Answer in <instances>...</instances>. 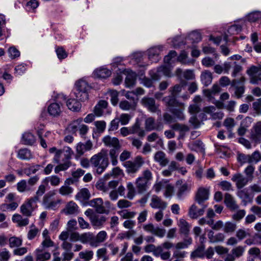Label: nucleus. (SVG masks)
<instances>
[{
    "instance_id": "f257e3e1",
    "label": "nucleus",
    "mask_w": 261,
    "mask_h": 261,
    "mask_svg": "<svg viewBox=\"0 0 261 261\" xmlns=\"http://www.w3.org/2000/svg\"><path fill=\"white\" fill-rule=\"evenodd\" d=\"M174 244L169 241H165L161 245L155 246L150 244L144 247V251L146 253L152 252L155 257L160 256L163 260L168 259L171 255L169 251L163 252V249L169 250L174 247Z\"/></svg>"
},
{
    "instance_id": "f03ea898",
    "label": "nucleus",
    "mask_w": 261,
    "mask_h": 261,
    "mask_svg": "<svg viewBox=\"0 0 261 261\" xmlns=\"http://www.w3.org/2000/svg\"><path fill=\"white\" fill-rule=\"evenodd\" d=\"M90 164L98 174H101L109 164L107 157V150L102 149L100 152L94 154L90 159Z\"/></svg>"
},
{
    "instance_id": "7ed1b4c3",
    "label": "nucleus",
    "mask_w": 261,
    "mask_h": 261,
    "mask_svg": "<svg viewBox=\"0 0 261 261\" xmlns=\"http://www.w3.org/2000/svg\"><path fill=\"white\" fill-rule=\"evenodd\" d=\"M44 189L40 187L37 190L35 195L30 198L28 201L20 206L21 213L24 216L30 217L32 215L35 208L37 206V202L40 201V197L43 195Z\"/></svg>"
},
{
    "instance_id": "20e7f679",
    "label": "nucleus",
    "mask_w": 261,
    "mask_h": 261,
    "mask_svg": "<svg viewBox=\"0 0 261 261\" xmlns=\"http://www.w3.org/2000/svg\"><path fill=\"white\" fill-rule=\"evenodd\" d=\"M76 83L74 89V95L77 99L84 101L88 98V90L95 88L93 85L97 83Z\"/></svg>"
},
{
    "instance_id": "39448f33",
    "label": "nucleus",
    "mask_w": 261,
    "mask_h": 261,
    "mask_svg": "<svg viewBox=\"0 0 261 261\" xmlns=\"http://www.w3.org/2000/svg\"><path fill=\"white\" fill-rule=\"evenodd\" d=\"M55 194V191H50L43 196L42 205L45 209L55 211L59 207L61 200H53L52 199Z\"/></svg>"
},
{
    "instance_id": "423d86ee",
    "label": "nucleus",
    "mask_w": 261,
    "mask_h": 261,
    "mask_svg": "<svg viewBox=\"0 0 261 261\" xmlns=\"http://www.w3.org/2000/svg\"><path fill=\"white\" fill-rule=\"evenodd\" d=\"M152 178L151 172L150 170L147 169L143 171L142 176L136 179V187L139 193H142L146 191L147 184Z\"/></svg>"
},
{
    "instance_id": "0eeeda50",
    "label": "nucleus",
    "mask_w": 261,
    "mask_h": 261,
    "mask_svg": "<svg viewBox=\"0 0 261 261\" xmlns=\"http://www.w3.org/2000/svg\"><path fill=\"white\" fill-rule=\"evenodd\" d=\"M144 162L140 156H137L134 161H126L124 163V166L126 168V171L128 174H134L137 172Z\"/></svg>"
},
{
    "instance_id": "6e6552de",
    "label": "nucleus",
    "mask_w": 261,
    "mask_h": 261,
    "mask_svg": "<svg viewBox=\"0 0 261 261\" xmlns=\"http://www.w3.org/2000/svg\"><path fill=\"white\" fill-rule=\"evenodd\" d=\"M162 74L168 77L171 76V70L169 67L162 66L156 70L153 69L149 71V75L152 80L158 81L160 80Z\"/></svg>"
},
{
    "instance_id": "1a4fd4ad",
    "label": "nucleus",
    "mask_w": 261,
    "mask_h": 261,
    "mask_svg": "<svg viewBox=\"0 0 261 261\" xmlns=\"http://www.w3.org/2000/svg\"><path fill=\"white\" fill-rule=\"evenodd\" d=\"M246 73L249 76L250 82L261 81V66H251L246 70Z\"/></svg>"
},
{
    "instance_id": "9d476101",
    "label": "nucleus",
    "mask_w": 261,
    "mask_h": 261,
    "mask_svg": "<svg viewBox=\"0 0 261 261\" xmlns=\"http://www.w3.org/2000/svg\"><path fill=\"white\" fill-rule=\"evenodd\" d=\"M208 190L204 188H200L196 194L195 201L200 206L207 205L204 202L208 199Z\"/></svg>"
},
{
    "instance_id": "9b49d317",
    "label": "nucleus",
    "mask_w": 261,
    "mask_h": 261,
    "mask_svg": "<svg viewBox=\"0 0 261 261\" xmlns=\"http://www.w3.org/2000/svg\"><path fill=\"white\" fill-rule=\"evenodd\" d=\"M88 204L95 208V211L99 214H108L109 211L106 210L103 205V200L101 198H97L90 200Z\"/></svg>"
},
{
    "instance_id": "f8f14e48",
    "label": "nucleus",
    "mask_w": 261,
    "mask_h": 261,
    "mask_svg": "<svg viewBox=\"0 0 261 261\" xmlns=\"http://www.w3.org/2000/svg\"><path fill=\"white\" fill-rule=\"evenodd\" d=\"M231 180L236 182L238 189H241L245 186L249 181H251V178L244 176L242 174L238 173L233 175Z\"/></svg>"
},
{
    "instance_id": "ddd939ff",
    "label": "nucleus",
    "mask_w": 261,
    "mask_h": 261,
    "mask_svg": "<svg viewBox=\"0 0 261 261\" xmlns=\"http://www.w3.org/2000/svg\"><path fill=\"white\" fill-rule=\"evenodd\" d=\"M200 206V208H198L195 204H192L189 210L188 216L193 219H196L200 216H202L207 205Z\"/></svg>"
},
{
    "instance_id": "4468645a",
    "label": "nucleus",
    "mask_w": 261,
    "mask_h": 261,
    "mask_svg": "<svg viewBox=\"0 0 261 261\" xmlns=\"http://www.w3.org/2000/svg\"><path fill=\"white\" fill-rule=\"evenodd\" d=\"M60 178L57 175H51L46 177L42 180L41 184L39 186L38 189H39L40 187H42L43 189H44L43 192L44 194L46 191V186L48 185L49 182H50L52 186L56 187L60 184Z\"/></svg>"
},
{
    "instance_id": "2eb2a0df",
    "label": "nucleus",
    "mask_w": 261,
    "mask_h": 261,
    "mask_svg": "<svg viewBox=\"0 0 261 261\" xmlns=\"http://www.w3.org/2000/svg\"><path fill=\"white\" fill-rule=\"evenodd\" d=\"M178 186L176 195L179 199H182L186 194L190 190V186L187 182H183L182 180H178L176 182Z\"/></svg>"
},
{
    "instance_id": "dca6fc26",
    "label": "nucleus",
    "mask_w": 261,
    "mask_h": 261,
    "mask_svg": "<svg viewBox=\"0 0 261 261\" xmlns=\"http://www.w3.org/2000/svg\"><path fill=\"white\" fill-rule=\"evenodd\" d=\"M175 74L178 79L181 81V82H184V80H192L195 79L194 73L192 70L182 71L181 69L178 68L175 71Z\"/></svg>"
},
{
    "instance_id": "f3484780",
    "label": "nucleus",
    "mask_w": 261,
    "mask_h": 261,
    "mask_svg": "<svg viewBox=\"0 0 261 261\" xmlns=\"http://www.w3.org/2000/svg\"><path fill=\"white\" fill-rule=\"evenodd\" d=\"M163 48V46L160 45L149 48L148 50V59L152 62H158L160 59L159 55Z\"/></svg>"
},
{
    "instance_id": "a211bd4d",
    "label": "nucleus",
    "mask_w": 261,
    "mask_h": 261,
    "mask_svg": "<svg viewBox=\"0 0 261 261\" xmlns=\"http://www.w3.org/2000/svg\"><path fill=\"white\" fill-rule=\"evenodd\" d=\"M111 74V70L104 67H101L99 68H97L93 73L94 76L99 80H105L107 77L110 76Z\"/></svg>"
},
{
    "instance_id": "6ab92c4d",
    "label": "nucleus",
    "mask_w": 261,
    "mask_h": 261,
    "mask_svg": "<svg viewBox=\"0 0 261 261\" xmlns=\"http://www.w3.org/2000/svg\"><path fill=\"white\" fill-rule=\"evenodd\" d=\"M216 110V108L214 106H211L203 108V111L204 113L211 115L212 119L213 120L222 119L224 117V114L221 111L214 112Z\"/></svg>"
},
{
    "instance_id": "aec40b11",
    "label": "nucleus",
    "mask_w": 261,
    "mask_h": 261,
    "mask_svg": "<svg viewBox=\"0 0 261 261\" xmlns=\"http://www.w3.org/2000/svg\"><path fill=\"white\" fill-rule=\"evenodd\" d=\"M102 141L105 145L107 147L112 148L121 147L119 141L116 137H112L110 136L107 135L102 138Z\"/></svg>"
},
{
    "instance_id": "412c9836",
    "label": "nucleus",
    "mask_w": 261,
    "mask_h": 261,
    "mask_svg": "<svg viewBox=\"0 0 261 261\" xmlns=\"http://www.w3.org/2000/svg\"><path fill=\"white\" fill-rule=\"evenodd\" d=\"M205 248L204 244H200L198 245L194 250H193L190 254V258L192 260L195 258H203L205 257Z\"/></svg>"
},
{
    "instance_id": "4be33fe9",
    "label": "nucleus",
    "mask_w": 261,
    "mask_h": 261,
    "mask_svg": "<svg viewBox=\"0 0 261 261\" xmlns=\"http://www.w3.org/2000/svg\"><path fill=\"white\" fill-rule=\"evenodd\" d=\"M154 160L161 167H165L169 163V160L166 158V154L162 151H158L155 153Z\"/></svg>"
},
{
    "instance_id": "5701e85b",
    "label": "nucleus",
    "mask_w": 261,
    "mask_h": 261,
    "mask_svg": "<svg viewBox=\"0 0 261 261\" xmlns=\"http://www.w3.org/2000/svg\"><path fill=\"white\" fill-rule=\"evenodd\" d=\"M93 146V144L90 140L87 141L85 143L80 142L76 146L77 153L83 155L85 152L90 150Z\"/></svg>"
},
{
    "instance_id": "b1692460",
    "label": "nucleus",
    "mask_w": 261,
    "mask_h": 261,
    "mask_svg": "<svg viewBox=\"0 0 261 261\" xmlns=\"http://www.w3.org/2000/svg\"><path fill=\"white\" fill-rule=\"evenodd\" d=\"M142 102L144 107L151 112H156L158 107L155 105V100L153 98L144 97L142 99Z\"/></svg>"
},
{
    "instance_id": "393cba45",
    "label": "nucleus",
    "mask_w": 261,
    "mask_h": 261,
    "mask_svg": "<svg viewBox=\"0 0 261 261\" xmlns=\"http://www.w3.org/2000/svg\"><path fill=\"white\" fill-rule=\"evenodd\" d=\"M150 205L152 208H160L161 210H164L166 208L167 204L157 196H153Z\"/></svg>"
},
{
    "instance_id": "a878e982",
    "label": "nucleus",
    "mask_w": 261,
    "mask_h": 261,
    "mask_svg": "<svg viewBox=\"0 0 261 261\" xmlns=\"http://www.w3.org/2000/svg\"><path fill=\"white\" fill-rule=\"evenodd\" d=\"M141 124L138 119H137L135 123L130 127L129 129L132 134H138L139 137L143 138L145 136V130L141 128Z\"/></svg>"
},
{
    "instance_id": "bb28decb",
    "label": "nucleus",
    "mask_w": 261,
    "mask_h": 261,
    "mask_svg": "<svg viewBox=\"0 0 261 261\" xmlns=\"http://www.w3.org/2000/svg\"><path fill=\"white\" fill-rule=\"evenodd\" d=\"M106 217L104 216L94 215L91 216L90 220L93 226L101 227L106 221Z\"/></svg>"
},
{
    "instance_id": "cd10ccee",
    "label": "nucleus",
    "mask_w": 261,
    "mask_h": 261,
    "mask_svg": "<svg viewBox=\"0 0 261 261\" xmlns=\"http://www.w3.org/2000/svg\"><path fill=\"white\" fill-rule=\"evenodd\" d=\"M68 109L73 112H79L81 109V103L76 99L69 98L66 101Z\"/></svg>"
},
{
    "instance_id": "c85d7f7f",
    "label": "nucleus",
    "mask_w": 261,
    "mask_h": 261,
    "mask_svg": "<svg viewBox=\"0 0 261 261\" xmlns=\"http://www.w3.org/2000/svg\"><path fill=\"white\" fill-rule=\"evenodd\" d=\"M47 110L49 114L53 117L59 116L61 112L60 105L57 102L50 103L48 107Z\"/></svg>"
},
{
    "instance_id": "c756f323",
    "label": "nucleus",
    "mask_w": 261,
    "mask_h": 261,
    "mask_svg": "<svg viewBox=\"0 0 261 261\" xmlns=\"http://www.w3.org/2000/svg\"><path fill=\"white\" fill-rule=\"evenodd\" d=\"M107 234L105 231H100L96 237L94 235V242H92V247H96L99 243L103 242L107 239Z\"/></svg>"
},
{
    "instance_id": "7c9ffc66",
    "label": "nucleus",
    "mask_w": 261,
    "mask_h": 261,
    "mask_svg": "<svg viewBox=\"0 0 261 261\" xmlns=\"http://www.w3.org/2000/svg\"><path fill=\"white\" fill-rule=\"evenodd\" d=\"M163 101L169 107V109L170 108L177 107L180 105V103L177 101L176 96L172 94L170 96L165 97L163 99Z\"/></svg>"
},
{
    "instance_id": "2f4dec72",
    "label": "nucleus",
    "mask_w": 261,
    "mask_h": 261,
    "mask_svg": "<svg viewBox=\"0 0 261 261\" xmlns=\"http://www.w3.org/2000/svg\"><path fill=\"white\" fill-rule=\"evenodd\" d=\"M136 105L137 101L135 99H133V101L128 102L127 100H122L119 103L120 108L124 111L135 110L136 109Z\"/></svg>"
},
{
    "instance_id": "473e14b6",
    "label": "nucleus",
    "mask_w": 261,
    "mask_h": 261,
    "mask_svg": "<svg viewBox=\"0 0 261 261\" xmlns=\"http://www.w3.org/2000/svg\"><path fill=\"white\" fill-rule=\"evenodd\" d=\"M224 203L226 206L231 210H235L239 207L233 197L228 193L225 194Z\"/></svg>"
},
{
    "instance_id": "72a5a7b5",
    "label": "nucleus",
    "mask_w": 261,
    "mask_h": 261,
    "mask_svg": "<svg viewBox=\"0 0 261 261\" xmlns=\"http://www.w3.org/2000/svg\"><path fill=\"white\" fill-rule=\"evenodd\" d=\"M17 157L22 160H30L33 158V155L29 149L22 148L18 150Z\"/></svg>"
},
{
    "instance_id": "f704fd0d",
    "label": "nucleus",
    "mask_w": 261,
    "mask_h": 261,
    "mask_svg": "<svg viewBox=\"0 0 261 261\" xmlns=\"http://www.w3.org/2000/svg\"><path fill=\"white\" fill-rule=\"evenodd\" d=\"M77 208L78 206L75 202L70 201L67 204L65 208L63 210V212L66 215H73L77 212Z\"/></svg>"
},
{
    "instance_id": "c9c22d12",
    "label": "nucleus",
    "mask_w": 261,
    "mask_h": 261,
    "mask_svg": "<svg viewBox=\"0 0 261 261\" xmlns=\"http://www.w3.org/2000/svg\"><path fill=\"white\" fill-rule=\"evenodd\" d=\"M184 109L180 105L175 108H170V112L178 119L182 120L185 119L183 113Z\"/></svg>"
},
{
    "instance_id": "e433bc0d",
    "label": "nucleus",
    "mask_w": 261,
    "mask_h": 261,
    "mask_svg": "<svg viewBox=\"0 0 261 261\" xmlns=\"http://www.w3.org/2000/svg\"><path fill=\"white\" fill-rule=\"evenodd\" d=\"M123 74H124L125 76L124 82H135L138 76L135 72L130 69H124Z\"/></svg>"
},
{
    "instance_id": "4c0bfd02",
    "label": "nucleus",
    "mask_w": 261,
    "mask_h": 261,
    "mask_svg": "<svg viewBox=\"0 0 261 261\" xmlns=\"http://www.w3.org/2000/svg\"><path fill=\"white\" fill-rule=\"evenodd\" d=\"M178 226L179 231L181 234L187 236L189 234L190 225L189 223L184 219H180L179 221Z\"/></svg>"
},
{
    "instance_id": "58836bf2",
    "label": "nucleus",
    "mask_w": 261,
    "mask_h": 261,
    "mask_svg": "<svg viewBox=\"0 0 261 261\" xmlns=\"http://www.w3.org/2000/svg\"><path fill=\"white\" fill-rule=\"evenodd\" d=\"M120 148L121 147L112 148L109 151L111 163L113 166H116L118 163L117 158L120 152Z\"/></svg>"
},
{
    "instance_id": "ea45409f",
    "label": "nucleus",
    "mask_w": 261,
    "mask_h": 261,
    "mask_svg": "<svg viewBox=\"0 0 261 261\" xmlns=\"http://www.w3.org/2000/svg\"><path fill=\"white\" fill-rule=\"evenodd\" d=\"M50 258V253L48 252H44L43 249L36 250V261H45Z\"/></svg>"
},
{
    "instance_id": "a19ab883",
    "label": "nucleus",
    "mask_w": 261,
    "mask_h": 261,
    "mask_svg": "<svg viewBox=\"0 0 261 261\" xmlns=\"http://www.w3.org/2000/svg\"><path fill=\"white\" fill-rule=\"evenodd\" d=\"M22 142L25 145H32L35 142L34 136L30 133H25L22 135Z\"/></svg>"
},
{
    "instance_id": "79ce46f5",
    "label": "nucleus",
    "mask_w": 261,
    "mask_h": 261,
    "mask_svg": "<svg viewBox=\"0 0 261 261\" xmlns=\"http://www.w3.org/2000/svg\"><path fill=\"white\" fill-rule=\"evenodd\" d=\"M80 242L83 244L89 243L92 246V242H94V234L91 232H86L81 234Z\"/></svg>"
},
{
    "instance_id": "37998d69",
    "label": "nucleus",
    "mask_w": 261,
    "mask_h": 261,
    "mask_svg": "<svg viewBox=\"0 0 261 261\" xmlns=\"http://www.w3.org/2000/svg\"><path fill=\"white\" fill-rule=\"evenodd\" d=\"M252 138L255 142L261 141V122L256 123L254 127V133L252 134Z\"/></svg>"
},
{
    "instance_id": "c03bdc74",
    "label": "nucleus",
    "mask_w": 261,
    "mask_h": 261,
    "mask_svg": "<svg viewBox=\"0 0 261 261\" xmlns=\"http://www.w3.org/2000/svg\"><path fill=\"white\" fill-rule=\"evenodd\" d=\"M91 196L89 190L87 188H83L76 194V197L82 200H87Z\"/></svg>"
},
{
    "instance_id": "a18cd8bd",
    "label": "nucleus",
    "mask_w": 261,
    "mask_h": 261,
    "mask_svg": "<svg viewBox=\"0 0 261 261\" xmlns=\"http://www.w3.org/2000/svg\"><path fill=\"white\" fill-rule=\"evenodd\" d=\"M18 206V204L16 202H12L10 203H3L1 205V210L3 211H14Z\"/></svg>"
},
{
    "instance_id": "49530a36",
    "label": "nucleus",
    "mask_w": 261,
    "mask_h": 261,
    "mask_svg": "<svg viewBox=\"0 0 261 261\" xmlns=\"http://www.w3.org/2000/svg\"><path fill=\"white\" fill-rule=\"evenodd\" d=\"M170 127L172 129L175 131H178L180 133H184L189 130V128L187 125L180 124L178 123H176L173 124H172L170 126Z\"/></svg>"
},
{
    "instance_id": "de8ad7c7",
    "label": "nucleus",
    "mask_w": 261,
    "mask_h": 261,
    "mask_svg": "<svg viewBox=\"0 0 261 261\" xmlns=\"http://www.w3.org/2000/svg\"><path fill=\"white\" fill-rule=\"evenodd\" d=\"M9 246L11 248L18 247L22 245V240L17 237H12L9 239Z\"/></svg>"
},
{
    "instance_id": "09e8293b",
    "label": "nucleus",
    "mask_w": 261,
    "mask_h": 261,
    "mask_svg": "<svg viewBox=\"0 0 261 261\" xmlns=\"http://www.w3.org/2000/svg\"><path fill=\"white\" fill-rule=\"evenodd\" d=\"M188 39L192 43H197L201 40V36L199 33L193 31L189 35Z\"/></svg>"
},
{
    "instance_id": "8fccbe9b",
    "label": "nucleus",
    "mask_w": 261,
    "mask_h": 261,
    "mask_svg": "<svg viewBox=\"0 0 261 261\" xmlns=\"http://www.w3.org/2000/svg\"><path fill=\"white\" fill-rule=\"evenodd\" d=\"M119 215L123 219H130L134 218L136 213L135 212H129L127 210H124L118 212Z\"/></svg>"
},
{
    "instance_id": "3c124183",
    "label": "nucleus",
    "mask_w": 261,
    "mask_h": 261,
    "mask_svg": "<svg viewBox=\"0 0 261 261\" xmlns=\"http://www.w3.org/2000/svg\"><path fill=\"white\" fill-rule=\"evenodd\" d=\"M71 165V162L69 161H66L63 164H60L57 166L55 168L56 173H59L60 171L67 170Z\"/></svg>"
},
{
    "instance_id": "603ef678",
    "label": "nucleus",
    "mask_w": 261,
    "mask_h": 261,
    "mask_svg": "<svg viewBox=\"0 0 261 261\" xmlns=\"http://www.w3.org/2000/svg\"><path fill=\"white\" fill-rule=\"evenodd\" d=\"M242 31V27L239 24H233L229 27L227 33L230 35L238 34Z\"/></svg>"
},
{
    "instance_id": "864d4df0",
    "label": "nucleus",
    "mask_w": 261,
    "mask_h": 261,
    "mask_svg": "<svg viewBox=\"0 0 261 261\" xmlns=\"http://www.w3.org/2000/svg\"><path fill=\"white\" fill-rule=\"evenodd\" d=\"M79 257L84 259L85 261H89L93 258V252L92 250L82 251L79 253Z\"/></svg>"
},
{
    "instance_id": "5fc2aeb1",
    "label": "nucleus",
    "mask_w": 261,
    "mask_h": 261,
    "mask_svg": "<svg viewBox=\"0 0 261 261\" xmlns=\"http://www.w3.org/2000/svg\"><path fill=\"white\" fill-rule=\"evenodd\" d=\"M231 87H234L235 91L234 93L238 98L242 97L243 94L244 93L245 88L243 85L240 86H236L235 85L237 83H231Z\"/></svg>"
},
{
    "instance_id": "6e6d98bb",
    "label": "nucleus",
    "mask_w": 261,
    "mask_h": 261,
    "mask_svg": "<svg viewBox=\"0 0 261 261\" xmlns=\"http://www.w3.org/2000/svg\"><path fill=\"white\" fill-rule=\"evenodd\" d=\"M39 229L36 228L34 225L31 226V229L29 231L27 235L28 239L30 240L34 239L38 234Z\"/></svg>"
},
{
    "instance_id": "4d7b16f0",
    "label": "nucleus",
    "mask_w": 261,
    "mask_h": 261,
    "mask_svg": "<svg viewBox=\"0 0 261 261\" xmlns=\"http://www.w3.org/2000/svg\"><path fill=\"white\" fill-rule=\"evenodd\" d=\"M223 230L226 233L232 232L237 228L236 224L230 222H227L224 225H223Z\"/></svg>"
},
{
    "instance_id": "13d9d810",
    "label": "nucleus",
    "mask_w": 261,
    "mask_h": 261,
    "mask_svg": "<svg viewBox=\"0 0 261 261\" xmlns=\"http://www.w3.org/2000/svg\"><path fill=\"white\" fill-rule=\"evenodd\" d=\"M261 18V12L255 11L250 13L247 17L248 20L250 22H255Z\"/></svg>"
},
{
    "instance_id": "bf43d9fd",
    "label": "nucleus",
    "mask_w": 261,
    "mask_h": 261,
    "mask_svg": "<svg viewBox=\"0 0 261 261\" xmlns=\"http://www.w3.org/2000/svg\"><path fill=\"white\" fill-rule=\"evenodd\" d=\"M17 189L20 192H23L25 191H29L30 188L27 186L25 180L22 179L17 184Z\"/></svg>"
},
{
    "instance_id": "052dcab7",
    "label": "nucleus",
    "mask_w": 261,
    "mask_h": 261,
    "mask_svg": "<svg viewBox=\"0 0 261 261\" xmlns=\"http://www.w3.org/2000/svg\"><path fill=\"white\" fill-rule=\"evenodd\" d=\"M128 139L131 141L132 145L133 147H136L137 149L141 148L142 145V142L140 139L135 137H129L128 138Z\"/></svg>"
},
{
    "instance_id": "680f3d73",
    "label": "nucleus",
    "mask_w": 261,
    "mask_h": 261,
    "mask_svg": "<svg viewBox=\"0 0 261 261\" xmlns=\"http://www.w3.org/2000/svg\"><path fill=\"white\" fill-rule=\"evenodd\" d=\"M82 121V119H77L76 121L70 124L68 126L67 130L72 134H75L78 130L77 124H79Z\"/></svg>"
},
{
    "instance_id": "e2e57ef3",
    "label": "nucleus",
    "mask_w": 261,
    "mask_h": 261,
    "mask_svg": "<svg viewBox=\"0 0 261 261\" xmlns=\"http://www.w3.org/2000/svg\"><path fill=\"white\" fill-rule=\"evenodd\" d=\"M238 161L242 164L247 163H251L250 155L244 153H240L238 154Z\"/></svg>"
},
{
    "instance_id": "0e129e2a",
    "label": "nucleus",
    "mask_w": 261,
    "mask_h": 261,
    "mask_svg": "<svg viewBox=\"0 0 261 261\" xmlns=\"http://www.w3.org/2000/svg\"><path fill=\"white\" fill-rule=\"evenodd\" d=\"M155 121L154 118L149 117L145 121V128L147 130H152L155 129Z\"/></svg>"
},
{
    "instance_id": "69168bd1",
    "label": "nucleus",
    "mask_w": 261,
    "mask_h": 261,
    "mask_svg": "<svg viewBox=\"0 0 261 261\" xmlns=\"http://www.w3.org/2000/svg\"><path fill=\"white\" fill-rule=\"evenodd\" d=\"M245 250V247L239 246L232 250V253L236 257H239L243 255Z\"/></svg>"
},
{
    "instance_id": "338daca9",
    "label": "nucleus",
    "mask_w": 261,
    "mask_h": 261,
    "mask_svg": "<svg viewBox=\"0 0 261 261\" xmlns=\"http://www.w3.org/2000/svg\"><path fill=\"white\" fill-rule=\"evenodd\" d=\"M177 56V53L174 50L170 51L169 54L164 58V62L168 64H170L172 61V59H174Z\"/></svg>"
},
{
    "instance_id": "774afa93",
    "label": "nucleus",
    "mask_w": 261,
    "mask_h": 261,
    "mask_svg": "<svg viewBox=\"0 0 261 261\" xmlns=\"http://www.w3.org/2000/svg\"><path fill=\"white\" fill-rule=\"evenodd\" d=\"M11 255L8 250L5 248L2 251H0V261H8Z\"/></svg>"
}]
</instances>
